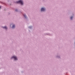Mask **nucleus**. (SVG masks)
<instances>
[{
  "mask_svg": "<svg viewBox=\"0 0 75 75\" xmlns=\"http://www.w3.org/2000/svg\"><path fill=\"white\" fill-rule=\"evenodd\" d=\"M45 10V9L44 8H42L41 9V11H44Z\"/></svg>",
  "mask_w": 75,
  "mask_h": 75,
  "instance_id": "obj_3",
  "label": "nucleus"
},
{
  "mask_svg": "<svg viewBox=\"0 0 75 75\" xmlns=\"http://www.w3.org/2000/svg\"><path fill=\"white\" fill-rule=\"evenodd\" d=\"M23 16L25 18H26V15H23Z\"/></svg>",
  "mask_w": 75,
  "mask_h": 75,
  "instance_id": "obj_6",
  "label": "nucleus"
},
{
  "mask_svg": "<svg viewBox=\"0 0 75 75\" xmlns=\"http://www.w3.org/2000/svg\"><path fill=\"white\" fill-rule=\"evenodd\" d=\"M16 11H17V10L16 9Z\"/></svg>",
  "mask_w": 75,
  "mask_h": 75,
  "instance_id": "obj_8",
  "label": "nucleus"
},
{
  "mask_svg": "<svg viewBox=\"0 0 75 75\" xmlns=\"http://www.w3.org/2000/svg\"><path fill=\"white\" fill-rule=\"evenodd\" d=\"M3 28H4V29H6V30L7 29V27L6 26L3 27Z\"/></svg>",
  "mask_w": 75,
  "mask_h": 75,
  "instance_id": "obj_4",
  "label": "nucleus"
},
{
  "mask_svg": "<svg viewBox=\"0 0 75 75\" xmlns=\"http://www.w3.org/2000/svg\"><path fill=\"white\" fill-rule=\"evenodd\" d=\"M17 3H20L21 5H23V1L21 0L18 1L17 2Z\"/></svg>",
  "mask_w": 75,
  "mask_h": 75,
  "instance_id": "obj_1",
  "label": "nucleus"
},
{
  "mask_svg": "<svg viewBox=\"0 0 75 75\" xmlns=\"http://www.w3.org/2000/svg\"><path fill=\"white\" fill-rule=\"evenodd\" d=\"M72 18H73V16H71V20H72Z\"/></svg>",
  "mask_w": 75,
  "mask_h": 75,
  "instance_id": "obj_7",
  "label": "nucleus"
},
{
  "mask_svg": "<svg viewBox=\"0 0 75 75\" xmlns=\"http://www.w3.org/2000/svg\"><path fill=\"white\" fill-rule=\"evenodd\" d=\"M14 27H15V25H13L12 26V28H14Z\"/></svg>",
  "mask_w": 75,
  "mask_h": 75,
  "instance_id": "obj_5",
  "label": "nucleus"
},
{
  "mask_svg": "<svg viewBox=\"0 0 75 75\" xmlns=\"http://www.w3.org/2000/svg\"><path fill=\"white\" fill-rule=\"evenodd\" d=\"M0 8H1V6H0Z\"/></svg>",
  "mask_w": 75,
  "mask_h": 75,
  "instance_id": "obj_9",
  "label": "nucleus"
},
{
  "mask_svg": "<svg viewBox=\"0 0 75 75\" xmlns=\"http://www.w3.org/2000/svg\"><path fill=\"white\" fill-rule=\"evenodd\" d=\"M11 58H14L15 60H17V58L15 56H13Z\"/></svg>",
  "mask_w": 75,
  "mask_h": 75,
  "instance_id": "obj_2",
  "label": "nucleus"
}]
</instances>
